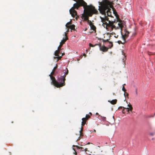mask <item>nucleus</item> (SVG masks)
Returning <instances> with one entry per match:
<instances>
[{
  "label": "nucleus",
  "mask_w": 155,
  "mask_h": 155,
  "mask_svg": "<svg viewBox=\"0 0 155 155\" xmlns=\"http://www.w3.org/2000/svg\"><path fill=\"white\" fill-rule=\"evenodd\" d=\"M98 14V11L94 7L91 5H88L87 7L84 8V13L82 15L81 18H83L84 21H87L90 26L93 24L91 21L89 20V17H91L94 14Z\"/></svg>",
  "instance_id": "f257e3e1"
},
{
  "label": "nucleus",
  "mask_w": 155,
  "mask_h": 155,
  "mask_svg": "<svg viewBox=\"0 0 155 155\" xmlns=\"http://www.w3.org/2000/svg\"><path fill=\"white\" fill-rule=\"evenodd\" d=\"M99 10L101 14L106 15L107 13V15L108 16H111V12L110 8H113L112 2L108 0H106L102 3L100 2H99Z\"/></svg>",
  "instance_id": "f03ea898"
},
{
  "label": "nucleus",
  "mask_w": 155,
  "mask_h": 155,
  "mask_svg": "<svg viewBox=\"0 0 155 155\" xmlns=\"http://www.w3.org/2000/svg\"><path fill=\"white\" fill-rule=\"evenodd\" d=\"M107 25L106 29L110 32L112 31L113 28L116 29L120 28L121 29L123 27L121 20L119 18L117 19L116 21L115 20L114 21H108V23H107Z\"/></svg>",
  "instance_id": "7ed1b4c3"
},
{
  "label": "nucleus",
  "mask_w": 155,
  "mask_h": 155,
  "mask_svg": "<svg viewBox=\"0 0 155 155\" xmlns=\"http://www.w3.org/2000/svg\"><path fill=\"white\" fill-rule=\"evenodd\" d=\"M66 71L64 72V75L61 76L60 77L58 78V80L60 82V87H62L65 85V81L66 80L65 77L68 74V71L67 68Z\"/></svg>",
  "instance_id": "20e7f679"
},
{
  "label": "nucleus",
  "mask_w": 155,
  "mask_h": 155,
  "mask_svg": "<svg viewBox=\"0 0 155 155\" xmlns=\"http://www.w3.org/2000/svg\"><path fill=\"white\" fill-rule=\"evenodd\" d=\"M54 71L52 70V71L51 73L49 75L50 76L51 79L52 81L51 83H52V84H53L56 87L58 88L60 87V82H59V81H58H58H56L55 78L52 76V75L54 74Z\"/></svg>",
  "instance_id": "39448f33"
},
{
  "label": "nucleus",
  "mask_w": 155,
  "mask_h": 155,
  "mask_svg": "<svg viewBox=\"0 0 155 155\" xmlns=\"http://www.w3.org/2000/svg\"><path fill=\"white\" fill-rule=\"evenodd\" d=\"M65 38H63V39L61 40V41L60 42V45L58 47V50H61V47L65 43L66 41L68 39L67 36V34L66 32L64 33Z\"/></svg>",
  "instance_id": "423d86ee"
},
{
  "label": "nucleus",
  "mask_w": 155,
  "mask_h": 155,
  "mask_svg": "<svg viewBox=\"0 0 155 155\" xmlns=\"http://www.w3.org/2000/svg\"><path fill=\"white\" fill-rule=\"evenodd\" d=\"M98 45L100 47V50L103 52H106L108 51V48L104 45L101 46V44H98Z\"/></svg>",
  "instance_id": "0eeeda50"
},
{
  "label": "nucleus",
  "mask_w": 155,
  "mask_h": 155,
  "mask_svg": "<svg viewBox=\"0 0 155 155\" xmlns=\"http://www.w3.org/2000/svg\"><path fill=\"white\" fill-rule=\"evenodd\" d=\"M76 147L77 148V149H81V150L82 151H85L86 153L87 154H89L87 152V151L89 152V151H88L87 150V149L86 148H84L82 147H79L78 146H76Z\"/></svg>",
  "instance_id": "6e6552de"
},
{
  "label": "nucleus",
  "mask_w": 155,
  "mask_h": 155,
  "mask_svg": "<svg viewBox=\"0 0 155 155\" xmlns=\"http://www.w3.org/2000/svg\"><path fill=\"white\" fill-rule=\"evenodd\" d=\"M128 106L129 107L126 108L125 109H127V111L129 113L130 111H132L133 108L130 103L128 104Z\"/></svg>",
  "instance_id": "1a4fd4ad"
},
{
  "label": "nucleus",
  "mask_w": 155,
  "mask_h": 155,
  "mask_svg": "<svg viewBox=\"0 0 155 155\" xmlns=\"http://www.w3.org/2000/svg\"><path fill=\"white\" fill-rule=\"evenodd\" d=\"M129 33L128 31H126L125 34L124 35H122V38L124 39V41L125 40V38L127 37L128 36V34H129Z\"/></svg>",
  "instance_id": "9d476101"
},
{
  "label": "nucleus",
  "mask_w": 155,
  "mask_h": 155,
  "mask_svg": "<svg viewBox=\"0 0 155 155\" xmlns=\"http://www.w3.org/2000/svg\"><path fill=\"white\" fill-rule=\"evenodd\" d=\"M82 120L81 122V125L82 126H84L86 123V121L87 120V119H86V118H83L82 119Z\"/></svg>",
  "instance_id": "9b49d317"
},
{
  "label": "nucleus",
  "mask_w": 155,
  "mask_h": 155,
  "mask_svg": "<svg viewBox=\"0 0 155 155\" xmlns=\"http://www.w3.org/2000/svg\"><path fill=\"white\" fill-rule=\"evenodd\" d=\"M108 102H110L112 104H116L117 102V99L113 100L112 101H108Z\"/></svg>",
  "instance_id": "f8f14e48"
},
{
  "label": "nucleus",
  "mask_w": 155,
  "mask_h": 155,
  "mask_svg": "<svg viewBox=\"0 0 155 155\" xmlns=\"http://www.w3.org/2000/svg\"><path fill=\"white\" fill-rule=\"evenodd\" d=\"M101 21L103 23V25H106H106L107 24V23L106 21L104 20V18L101 17Z\"/></svg>",
  "instance_id": "ddd939ff"
},
{
  "label": "nucleus",
  "mask_w": 155,
  "mask_h": 155,
  "mask_svg": "<svg viewBox=\"0 0 155 155\" xmlns=\"http://www.w3.org/2000/svg\"><path fill=\"white\" fill-rule=\"evenodd\" d=\"M60 50H58H58H56L54 52V55L55 56L58 57L59 56L58 55V54L60 52Z\"/></svg>",
  "instance_id": "4468645a"
},
{
  "label": "nucleus",
  "mask_w": 155,
  "mask_h": 155,
  "mask_svg": "<svg viewBox=\"0 0 155 155\" xmlns=\"http://www.w3.org/2000/svg\"><path fill=\"white\" fill-rule=\"evenodd\" d=\"M75 25L73 24L71 25H70L69 26H68V28H70L71 30H75Z\"/></svg>",
  "instance_id": "2eb2a0df"
},
{
  "label": "nucleus",
  "mask_w": 155,
  "mask_h": 155,
  "mask_svg": "<svg viewBox=\"0 0 155 155\" xmlns=\"http://www.w3.org/2000/svg\"><path fill=\"white\" fill-rule=\"evenodd\" d=\"M64 54V53H63L62 54V55L61 56H58V57H54V58H57V61H58L59 60L61 59V58L62 56H63V55Z\"/></svg>",
  "instance_id": "dca6fc26"
},
{
  "label": "nucleus",
  "mask_w": 155,
  "mask_h": 155,
  "mask_svg": "<svg viewBox=\"0 0 155 155\" xmlns=\"http://www.w3.org/2000/svg\"><path fill=\"white\" fill-rule=\"evenodd\" d=\"M103 42H109V43L111 45V47H110V48H111L113 46V44L111 42H110L109 41H108V39H107V40H106L103 39Z\"/></svg>",
  "instance_id": "f3484780"
},
{
  "label": "nucleus",
  "mask_w": 155,
  "mask_h": 155,
  "mask_svg": "<svg viewBox=\"0 0 155 155\" xmlns=\"http://www.w3.org/2000/svg\"><path fill=\"white\" fill-rule=\"evenodd\" d=\"M91 29L92 30H93V31H95L96 29V28L95 26L93 24H92L91 25V26H90Z\"/></svg>",
  "instance_id": "a211bd4d"
},
{
  "label": "nucleus",
  "mask_w": 155,
  "mask_h": 155,
  "mask_svg": "<svg viewBox=\"0 0 155 155\" xmlns=\"http://www.w3.org/2000/svg\"><path fill=\"white\" fill-rule=\"evenodd\" d=\"M71 24V21L68 22L66 25V27L68 28V26H69Z\"/></svg>",
  "instance_id": "6ab92c4d"
},
{
  "label": "nucleus",
  "mask_w": 155,
  "mask_h": 155,
  "mask_svg": "<svg viewBox=\"0 0 155 155\" xmlns=\"http://www.w3.org/2000/svg\"><path fill=\"white\" fill-rule=\"evenodd\" d=\"M80 136L78 137V139H77V141L79 140L81 138H80L81 136L82 137L83 136V134L82 132H80Z\"/></svg>",
  "instance_id": "aec40b11"
},
{
  "label": "nucleus",
  "mask_w": 155,
  "mask_h": 155,
  "mask_svg": "<svg viewBox=\"0 0 155 155\" xmlns=\"http://www.w3.org/2000/svg\"><path fill=\"white\" fill-rule=\"evenodd\" d=\"M122 90L124 92V96H125V92H126V89L125 88L124 86H123V87L122 88Z\"/></svg>",
  "instance_id": "412c9836"
},
{
  "label": "nucleus",
  "mask_w": 155,
  "mask_h": 155,
  "mask_svg": "<svg viewBox=\"0 0 155 155\" xmlns=\"http://www.w3.org/2000/svg\"><path fill=\"white\" fill-rule=\"evenodd\" d=\"M90 117H91L88 114H86V117H84V118H86V119H87V120H88V119H89V118H90Z\"/></svg>",
  "instance_id": "4be33fe9"
},
{
  "label": "nucleus",
  "mask_w": 155,
  "mask_h": 155,
  "mask_svg": "<svg viewBox=\"0 0 155 155\" xmlns=\"http://www.w3.org/2000/svg\"><path fill=\"white\" fill-rule=\"evenodd\" d=\"M104 20H105L106 21H109L108 20V19H109L108 18H107V17H106V16H105L104 17Z\"/></svg>",
  "instance_id": "5701e85b"
},
{
  "label": "nucleus",
  "mask_w": 155,
  "mask_h": 155,
  "mask_svg": "<svg viewBox=\"0 0 155 155\" xmlns=\"http://www.w3.org/2000/svg\"><path fill=\"white\" fill-rule=\"evenodd\" d=\"M89 46H90V47H94V46H96V45H98V44H95L94 45H92L91 44V43H89Z\"/></svg>",
  "instance_id": "b1692460"
},
{
  "label": "nucleus",
  "mask_w": 155,
  "mask_h": 155,
  "mask_svg": "<svg viewBox=\"0 0 155 155\" xmlns=\"http://www.w3.org/2000/svg\"><path fill=\"white\" fill-rule=\"evenodd\" d=\"M117 42L119 44H124L125 43V42H124V43L122 42L121 41H118Z\"/></svg>",
  "instance_id": "393cba45"
},
{
  "label": "nucleus",
  "mask_w": 155,
  "mask_h": 155,
  "mask_svg": "<svg viewBox=\"0 0 155 155\" xmlns=\"http://www.w3.org/2000/svg\"><path fill=\"white\" fill-rule=\"evenodd\" d=\"M58 65L56 64V66L54 68L53 71H55V70L57 68Z\"/></svg>",
  "instance_id": "a878e982"
},
{
  "label": "nucleus",
  "mask_w": 155,
  "mask_h": 155,
  "mask_svg": "<svg viewBox=\"0 0 155 155\" xmlns=\"http://www.w3.org/2000/svg\"><path fill=\"white\" fill-rule=\"evenodd\" d=\"M126 108L125 107H123V109L122 110V113L123 114H125V109Z\"/></svg>",
  "instance_id": "bb28decb"
},
{
  "label": "nucleus",
  "mask_w": 155,
  "mask_h": 155,
  "mask_svg": "<svg viewBox=\"0 0 155 155\" xmlns=\"http://www.w3.org/2000/svg\"><path fill=\"white\" fill-rule=\"evenodd\" d=\"M83 126H82V127H81V130L80 131V132H82V131L83 130V127H82Z\"/></svg>",
  "instance_id": "cd10ccee"
},
{
  "label": "nucleus",
  "mask_w": 155,
  "mask_h": 155,
  "mask_svg": "<svg viewBox=\"0 0 155 155\" xmlns=\"http://www.w3.org/2000/svg\"><path fill=\"white\" fill-rule=\"evenodd\" d=\"M72 149H73V150H74V151L75 152V155H76V154H77V153L76 152V151L75 149L74 148H73Z\"/></svg>",
  "instance_id": "c85d7f7f"
},
{
  "label": "nucleus",
  "mask_w": 155,
  "mask_h": 155,
  "mask_svg": "<svg viewBox=\"0 0 155 155\" xmlns=\"http://www.w3.org/2000/svg\"><path fill=\"white\" fill-rule=\"evenodd\" d=\"M128 96V94L126 92L125 96H124L125 97V96Z\"/></svg>",
  "instance_id": "c756f323"
},
{
  "label": "nucleus",
  "mask_w": 155,
  "mask_h": 155,
  "mask_svg": "<svg viewBox=\"0 0 155 155\" xmlns=\"http://www.w3.org/2000/svg\"><path fill=\"white\" fill-rule=\"evenodd\" d=\"M123 107H118V109H122V108H123Z\"/></svg>",
  "instance_id": "7c9ffc66"
},
{
  "label": "nucleus",
  "mask_w": 155,
  "mask_h": 155,
  "mask_svg": "<svg viewBox=\"0 0 155 155\" xmlns=\"http://www.w3.org/2000/svg\"><path fill=\"white\" fill-rule=\"evenodd\" d=\"M86 54L85 53H84L83 54V56H84V57H86Z\"/></svg>",
  "instance_id": "2f4dec72"
},
{
  "label": "nucleus",
  "mask_w": 155,
  "mask_h": 155,
  "mask_svg": "<svg viewBox=\"0 0 155 155\" xmlns=\"http://www.w3.org/2000/svg\"><path fill=\"white\" fill-rule=\"evenodd\" d=\"M150 135L152 136H153V134L152 133H150Z\"/></svg>",
  "instance_id": "473e14b6"
},
{
  "label": "nucleus",
  "mask_w": 155,
  "mask_h": 155,
  "mask_svg": "<svg viewBox=\"0 0 155 155\" xmlns=\"http://www.w3.org/2000/svg\"><path fill=\"white\" fill-rule=\"evenodd\" d=\"M93 155H97V153H94V154H93Z\"/></svg>",
  "instance_id": "72a5a7b5"
},
{
  "label": "nucleus",
  "mask_w": 155,
  "mask_h": 155,
  "mask_svg": "<svg viewBox=\"0 0 155 155\" xmlns=\"http://www.w3.org/2000/svg\"><path fill=\"white\" fill-rule=\"evenodd\" d=\"M136 93L137 95V89L136 90Z\"/></svg>",
  "instance_id": "f704fd0d"
},
{
  "label": "nucleus",
  "mask_w": 155,
  "mask_h": 155,
  "mask_svg": "<svg viewBox=\"0 0 155 155\" xmlns=\"http://www.w3.org/2000/svg\"><path fill=\"white\" fill-rule=\"evenodd\" d=\"M77 146V145H73L72 146L73 147H76V146Z\"/></svg>",
  "instance_id": "c9c22d12"
},
{
  "label": "nucleus",
  "mask_w": 155,
  "mask_h": 155,
  "mask_svg": "<svg viewBox=\"0 0 155 155\" xmlns=\"http://www.w3.org/2000/svg\"><path fill=\"white\" fill-rule=\"evenodd\" d=\"M69 31V28H68V30H67V32H68Z\"/></svg>",
  "instance_id": "e433bc0d"
},
{
  "label": "nucleus",
  "mask_w": 155,
  "mask_h": 155,
  "mask_svg": "<svg viewBox=\"0 0 155 155\" xmlns=\"http://www.w3.org/2000/svg\"><path fill=\"white\" fill-rule=\"evenodd\" d=\"M89 114H90L91 115H92V113H91V112H90L89 113Z\"/></svg>",
  "instance_id": "4c0bfd02"
},
{
  "label": "nucleus",
  "mask_w": 155,
  "mask_h": 155,
  "mask_svg": "<svg viewBox=\"0 0 155 155\" xmlns=\"http://www.w3.org/2000/svg\"><path fill=\"white\" fill-rule=\"evenodd\" d=\"M80 58H82V55H81V56H80Z\"/></svg>",
  "instance_id": "58836bf2"
},
{
  "label": "nucleus",
  "mask_w": 155,
  "mask_h": 155,
  "mask_svg": "<svg viewBox=\"0 0 155 155\" xmlns=\"http://www.w3.org/2000/svg\"><path fill=\"white\" fill-rule=\"evenodd\" d=\"M113 148H112V152H113Z\"/></svg>",
  "instance_id": "ea45409f"
},
{
  "label": "nucleus",
  "mask_w": 155,
  "mask_h": 155,
  "mask_svg": "<svg viewBox=\"0 0 155 155\" xmlns=\"http://www.w3.org/2000/svg\"><path fill=\"white\" fill-rule=\"evenodd\" d=\"M148 54H149V55H150V54L149 53H148Z\"/></svg>",
  "instance_id": "a19ab883"
},
{
  "label": "nucleus",
  "mask_w": 155,
  "mask_h": 155,
  "mask_svg": "<svg viewBox=\"0 0 155 155\" xmlns=\"http://www.w3.org/2000/svg\"><path fill=\"white\" fill-rule=\"evenodd\" d=\"M96 114H98V113H96Z\"/></svg>",
  "instance_id": "79ce46f5"
},
{
  "label": "nucleus",
  "mask_w": 155,
  "mask_h": 155,
  "mask_svg": "<svg viewBox=\"0 0 155 155\" xmlns=\"http://www.w3.org/2000/svg\"><path fill=\"white\" fill-rule=\"evenodd\" d=\"M153 138L152 139V140H153Z\"/></svg>",
  "instance_id": "37998d69"
}]
</instances>
